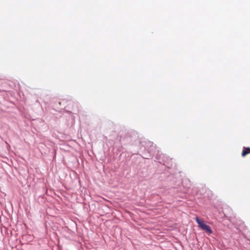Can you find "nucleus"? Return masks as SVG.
Masks as SVG:
<instances>
[{"mask_svg":"<svg viewBox=\"0 0 250 250\" xmlns=\"http://www.w3.org/2000/svg\"><path fill=\"white\" fill-rule=\"evenodd\" d=\"M195 220H196V222L197 223V224H198L199 227L202 229L206 231L209 234L212 233V231L210 227L209 226L205 224L204 223V221L200 220V219L198 217H196Z\"/></svg>","mask_w":250,"mask_h":250,"instance_id":"obj_1","label":"nucleus"},{"mask_svg":"<svg viewBox=\"0 0 250 250\" xmlns=\"http://www.w3.org/2000/svg\"><path fill=\"white\" fill-rule=\"evenodd\" d=\"M249 154H250V148L244 147L243 150L242 152V156L245 157Z\"/></svg>","mask_w":250,"mask_h":250,"instance_id":"obj_2","label":"nucleus"}]
</instances>
